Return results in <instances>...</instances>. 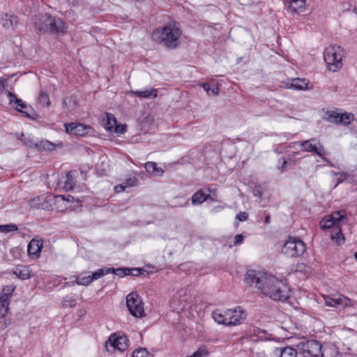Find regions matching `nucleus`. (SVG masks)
Segmentation results:
<instances>
[{"label": "nucleus", "mask_w": 357, "mask_h": 357, "mask_svg": "<svg viewBox=\"0 0 357 357\" xmlns=\"http://www.w3.org/2000/svg\"><path fill=\"white\" fill-rule=\"evenodd\" d=\"M126 305L132 316L135 317L145 316L142 300L136 292H132L126 296Z\"/></svg>", "instance_id": "0eeeda50"}, {"label": "nucleus", "mask_w": 357, "mask_h": 357, "mask_svg": "<svg viewBox=\"0 0 357 357\" xmlns=\"http://www.w3.org/2000/svg\"><path fill=\"white\" fill-rule=\"evenodd\" d=\"M291 85L293 89H295L297 90L305 89L307 87V84L305 82V80L299 79V78L294 79L292 80Z\"/></svg>", "instance_id": "f704fd0d"}, {"label": "nucleus", "mask_w": 357, "mask_h": 357, "mask_svg": "<svg viewBox=\"0 0 357 357\" xmlns=\"http://www.w3.org/2000/svg\"><path fill=\"white\" fill-rule=\"evenodd\" d=\"M260 333H265L266 331L264 330H261L259 328H256L246 333V335L250 337V340L251 341L255 342L258 340L257 336Z\"/></svg>", "instance_id": "58836bf2"}, {"label": "nucleus", "mask_w": 357, "mask_h": 357, "mask_svg": "<svg viewBox=\"0 0 357 357\" xmlns=\"http://www.w3.org/2000/svg\"><path fill=\"white\" fill-rule=\"evenodd\" d=\"M0 24L6 30H14L19 24L17 16L8 13L0 15Z\"/></svg>", "instance_id": "dca6fc26"}, {"label": "nucleus", "mask_w": 357, "mask_h": 357, "mask_svg": "<svg viewBox=\"0 0 357 357\" xmlns=\"http://www.w3.org/2000/svg\"><path fill=\"white\" fill-rule=\"evenodd\" d=\"M257 357H269V353L268 352V349L265 351H261L257 353Z\"/></svg>", "instance_id": "4d7b16f0"}, {"label": "nucleus", "mask_w": 357, "mask_h": 357, "mask_svg": "<svg viewBox=\"0 0 357 357\" xmlns=\"http://www.w3.org/2000/svg\"><path fill=\"white\" fill-rule=\"evenodd\" d=\"M38 147H42L43 149L52 151L54 149V144L48 141H42L40 142V144H38Z\"/></svg>", "instance_id": "de8ad7c7"}, {"label": "nucleus", "mask_w": 357, "mask_h": 357, "mask_svg": "<svg viewBox=\"0 0 357 357\" xmlns=\"http://www.w3.org/2000/svg\"><path fill=\"white\" fill-rule=\"evenodd\" d=\"M281 160H282V165H281V166L278 167V169L280 170L281 172H282L284 171V168L286 167L287 162L284 158H282Z\"/></svg>", "instance_id": "6e6d98bb"}, {"label": "nucleus", "mask_w": 357, "mask_h": 357, "mask_svg": "<svg viewBox=\"0 0 357 357\" xmlns=\"http://www.w3.org/2000/svg\"><path fill=\"white\" fill-rule=\"evenodd\" d=\"M65 128L68 133L78 136L86 135L89 134L92 130L90 126L76 123H65Z\"/></svg>", "instance_id": "ddd939ff"}, {"label": "nucleus", "mask_w": 357, "mask_h": 357, "mask_svg": "<svg viewBox=\"0 0 357 357\" xmlns=\"http://www.w3.org/2000/svg\"><path fill=\"white\" fill-rule=\"evenodd\" d=\"M181 35L182 31L175 24H169L156 29L152 33V38L157 43L174 50L179 46Z\"/></svg>", "instance_id": "f03ea898"}, {"label": "nucleus", "mask_w": 357, "mask_h": 357, "mask_svg": "<svg viewBox=\"0 0 357 357\" xmlns=\"http://www.w3.org/2000/svg\"><path fill=\"white\" fill-rule=\"evenodd\" d=\"M200 85L208 94L216 96L219 93V87L218 83L215 81H212L211 82H204L200 84Z\"/></svg>", "instance_id": "b1692460"}, {"label": "nucleus", "mask_w": 357, "mask_h": 357, "mask_svg": "<svg viewBox=\"0 0 357 357\" xmlns=\"http://www.w3.org/2000/svg\"><path fill=\"white\" fill-rule=\"evenodd\" d=\"M43 247V242L41 239L33 238L27 246V252L29 255L38 256Z\"/></svg>", "instance_id": "6ab92c4d"}, {"label": "nucleus", "mask_w": 357, "mask_h": 357, "mask_svg": "<svg viewBox=\"0 0 357 357\" xmlns=\"http://www.w3.org/2000/svg\"><path fill=\"white\" fill-rule=\"evenodd\" d=\"M109 271L108 270V268H104L98 269V271L93 272L91 275V278H93V280H98L99 278H101L104 275L109 274Z\"/></svg>", "instance_id": "ea45409f"}, {"label": "nucleus", "mask_w": 357, "mask_h": 357, "mask_svg": "<svg viewBox=\"0 0 357 357\" xmlns=\"http://www.w3.org/2000/svg\"><path fill=\"white\" fill-rule=\"evenodd\" d=\"M93 282V278L91 275L80 277L78 276L75 281L73 282V284H77V285L88 286Z\"/></svg>", "instance_id": "c9c22d12"}, {"label": "nucleus", "mask_w": 357, "mask_h": 357, "mask_svg": "<svg viewBox=\"0 0 357 357\" xmlns=\"http://www.w3.org/2000/svg\"><path fill=\"white\" fill-rule=\"evenodd\" d=\"M8 312V307L6 306H1L0 305V317L3 318L6 316L7 313Z\"/></svg>", "instance_id": "864d4df0"}, {"label": "nucleus", "mask_w": 357, "mask_h": 357, "mask_svg": "<svg viewBox=\"0 0 357 357\" xmlns=\"http://www.w3.org/2000/svg\"><path fill=\"white\" fill-rule=\"evenodd\" d=\"M157 163L155 162H147L145 164V169L146 170L150 173H155Z\"/></svg>", "instance_id": "c03bdc74"}, {"label": "nucleus", "mask_w": 357, "mask_h": 357, "mask_svg": "<svg viewBox=\"0 0 357 357\" xmlns=\"http://www.w3.org/2000/svg\"><path fill=\"white\" fill-rule=\"evenodd\" d=\"M289 9L294 13H299L304 11L305 0H296L288 6Z\"/></svg>", "instance_id": "393cba45"}, {"label": "nucleus", "mask_w": 357, "mask_h": 357, "mask_svg": "<svg viewBox=\"0 0 357 357\" xmlns=\"http://www.w3.org/2000/svg\"><path fill=\"white\" fill-rule=\"evenodd\" d=\"M77 302L73 296L67 295L63 298L62 306L64 308L73 307L75 306Z\"/></svg>", "instance_id": "c85d7f7f"}, {"label": "nucleus", "mask_w": 357, "mask_h": 357, "mask_svg": "<svg viewBox=\"0 0 357 357\" xmlns=\"http://www.w3.org/2000/svg\"><path fill=\"white\" fill-rule=\"evenodd\" d=\"M18 229V227L15 224H8L0 225V231L8 233L10 231H15Z\"/></svg>", "instance_id": "79ce46f5"}, {"label": "nucleus", "mask_w": 357, "mask_h": 357, "mask_svg": "<svg viewBox=\"0 0 357 357\" xmlns=\"http://www.w3.org/2000/svg\"><path fill=\"white\" fill-rule=\"evenodd\" d=\"M355 258L357 260V252L355 253Z\"/></svg>", "instance_id": "e2e57ef3"}, {"label": "nucleus", "mask_w": 357, "mask_h": 357, "mask_svg": "<svg viewBox=\"0 0 357 357\" xmlns=\"http://www.w3.org/2000/svg\"><path fill=\"white\" fill-rule=\"evenodd\" d=\"M142 274V269L138 268H130L128 275L139 276Z\"/></svg>", "instance_id": "8fccbe9b"}, {"label": "nucleus", "mask_w": 357, "mask_h": 357, "mask_svg": "<svg viewBox=\"0 0 357 357\" xmlns=\"http://www.w3.org/2000/svg\"><path fill=\"white\" fill-rule=\"evenodd\" d=\"M280 357H296L299 351L291 347H281Z\"/></svg>", "instance_id": "a878e982"}, {"label": "nucleus", "mask_w": 357, "mask_h": 357, "mask_svg": "<svg viewBox=\"0 0 357 357\" xmlns=\"http://www.w3.org/2000/svg\"><path fill=\"white\" fill-rule=\"evenodd\" d=\"M306 247L303 241L298 238L289 237L284 244L282 252L289 257H299L305 251Z\"/></svg>", "instance_id": "423d86ee"}, {"label": "nucleus", "mask_w": 357, "mask_h": 357, "mask_svg": "<svg viewBox=\"0 0 357 357\" xmlns=\"http://www.w3.org/2000/svg\"><path fill=\"white\" fill-rule=\"evenodd\" d=\"M248 218V214L246 212H241L236 215V219L239 221H245Z\"/></svg>", "instance_id": "3c124183"}, {"label": "nucleus", "mask_w": 357, "mask_h": 357, "mask_svg": "<svg viewBox=\"0 0 357 357\" xmlns=\"http://www.w3.org/2000/svg\"><path fill=\"white\" fill-rule=\"evenodd\" d=\"M245 281L272 300L286 301L290 297V289L286 282L271 274L250 270L245 275Z\"/></svg>", "instance_id": "f257e3e1"}, {"label": "nucleus", "mask_w": 357, "mask_h": 357, "mask_svg": "<svg viewBox=\"0 0 357 357\" xmlns=\"http://www.w3.org/2000/svg\"><path fill=\"white\" fill-rule=\"evenodd\" d=\"M345 56L344 50L340 45H331L324 52V59L327 69L331 72H337L342 66V59Z\"/></svg>", "instance_id": "20e7f679"}, {"label": "nucleus", "mask_w": 357, "mask_h": 357, "mask_svg": "<svg viewBox=\"0 0 357 357\" xmlns=\"http://www.w3.org/2000/svg\"><path fill=\"white\" fill-rule=\"evenodd\" d=\"M326 114L328 116L327 119L329 122L340 125L339 121L341 113L337 111H328Z\"/></svg>", "instance_id": "473e14b6"}, {"label": "nucleus", "mask_w": 357, "mask_h": 357, "mask_svg": "<svg viewBox=\"0 0 357 357\" xmlns=\"http://www.w3.org/2000/svg\"><path fill=\"white\" fill-rule=\"evenodd\" d=\"M331 238L333 240H336L338 244L344 243V238L342 236L341 229L339 226H337L334 228V231L331 234Z\"/></svg>", "instance_id": "c756f323"}, {"label": "nucleus", "mask_w": 357, "mask_h": 357, "mask_svg": "<svg viewBox=\"0 0 357 357\" xmlns=\"http://www.w3.org/2000/svg\"><path fill=\"white\" fill-rule=\"evenodd\" d=\"M229 309L227 310H216L212 312V317L218 324H222L226 326H231L229 322Z\"/></svg>", "instance_id": "f3484780"}, {"label": "nucleus", "mask_w": 357, "mask_h": 357, "mask_svg": "<svg viewBox=\"0 0 357 357\" xmlns=\"http://www.w3.org/2000/svg\"><path fill=\"white\" fill-rule=\"evenodd\" d=\"M345 211H338L332 213L331 215L325 216L319 222L322 229H331L338 226L337 225L344 217Z\"/></svg>", "instance_id": "9b49d317"}, {"label": "nucleus", "mask_w": 357, "mask_h": 357, "mask_svg": "<svg viewBox=\"0 0 357 357\" xmlns=\"http://www.w3.org/2000/svg\"><path fill=\"white\" fill-rule=\"evenodd\" d=\"M132 93L135 96L144 98H155L158 96V90L154 88H151L150 89L144 90V91H132Z\"/></svg>", "instance_id": "5701e85b"}, {"label": "nucleus", "mask_w": 357, "mask_h": 357, "mask_svg": "<svg viewBox=\"0 0 357 357\" xmlns=\"http://www.w3.org/2000/svg\"><path fill=\"white\" fill-rule=\"evenodd\" d=\"M50 15L38 14L34 17L33 26L38 34H44L47 33V27Z\"/></svg>", "instance_id": "f8f14e48"}, {"label": "nucleus", "mask_w": 357, "mask_h": 357, "mask_svg": "<svg viewBox=\"0 0 357 357\" xmlns=\"http://www.w3.org/2000/svg\"><path fill=\"white\" fill-rule=\"evenodd\" d=\"M208 355V352L206 349L200 348L197 351H195L192 355L188 356L187 357H206Z\"/></svg>", "instance_id": "a18cd8bd"}, {"label": "nucleus", "mask_w": 357, "mask_h": 357, "mask_svg": "<svg viewBox=\"0 0 357 357\" xmlns=\"http://www.w3.org/2000/svg\"><path fill=\"white\" fill-rule=\"evenodd\" d=\"M7 102L29 119H34L38 116L31 107L26 105L24 102L17 98L10 91L5 90L4 82L0 79V105H3Z\"/></svg>", "instance_id": "7ed1b4c3"}, {"label": "nucleus", "mask_w": 357, "mask_h": 357, "mask_svg": "<svg viewBox=\"0 0 357 357\" xmlns=\"http://www.w3.org/2000/svg\"><path fill=\"white\" fill-rule=\"evenodd\" d=\"M116 117L112 114L106 112V116L103 119L104 128L107 132L112 133L113 128L116 126Z\"/></svg>", "instance_id": "4be33fe9"}, {"label": "nucleus", "mask_w": 357, "mask_h": 357, "mask_svg": "<svg viewBox=\"0 0 357 357\" xmlns=\"http://www.w3.org/2000/svg\"><path fill=\"white\" fill-rule=\"evenodd\" d=\"M128 340L125 335H116V334L111 335L107 341L112 347L120 351H124L128 349Z\"/></svg>", "instance_id": "2eb2a0df"}, {"label": "nucleus", "mask_w": 357, "mask_h": 357, "mask_svg": "<svg viewBox=\"0 0 357 357\" xmlns=\"http://www.w3.org/2000/svg\"><path fill=\"white\" fill-rule=\"evenodd\" d=\"M354 120V115L350 112H344L341 114L339 124L342 126H348Z\"/></svg>", "instance_id": "cd10ccee"}, {"label": "nucleus", "mask_w": 357, "mask_h": 357, "mask_svg": "<svg viewBox=\"0 0 357 357\" xmlns=\"http://www.w3.org/2000/svg\"><path fill=\"white\" fill-rule=\"evenodd\" d=\"M20 140L23 142L24 145L30 148L38 147V144L37 142H33V139L31 138L30 136H26L24 133L21 134Z\"/></svg>", "instance_id": "2f4dec72"}, {"label": "nucleus", "mask_w": 357, "mask_h": 357, "mask_svg": "<svg viewBox=\"0 0 357 357\" xmlns=\"http://www.w3.org/2000/svg\"><path fill=\"white\" fill-rule=\"evenodd\" d=\"M271 222V216L269 215H266L264 219V222L266 225H268Z\"/></svg>", "instance_id": "052dcab7"}, {"label": "nucleus", "mask_w": 357, "mask_h": 357, "mask_svg": "<svg viewBox=\"0 0 357 357\" xmlns=\"http://www.w3.org/2000/svg\"><path fill=\"white\" fill-rule=\"evenodd\" d=\"M298 154V152H293L292 154H291V156L292 157H295Z\"/></svg>", "instance_id": "680f3d73"}, {"label": "nucleus", "mask_w": 357, "mask_h": 357, "mask_svg": "<svg viewBox=\"0 0 357 357\" xmlns=\"http://www.w3.org/2000/svg\"><path fill=\"white\" fill-rule=\"evenodd\" d=\"M68 26L66 23L61 18L50 15L47 32L52 35L60 36L66 33Z\"/></svg>", "instance_id": "9d476101"}, {"label": "nucleus", "mask_w": 357, "mask_h": 357, "mask_svg": "<svg viewBox=\"0 0 357 357\" xmlns=\"http://www.w3.org/2000/svg\"><path fill=\"white\" fill-rule=\"evenodd\" d=\"M229 324H231V326L241 324L247 317L246 312L241 306L229 309Z\"/></svg>", "instance_id": "4468645a"}, {"label": "nucleus", "mask_w": 357, "mask_h": 357, "mask_svg": "<svg viewBox=\"0 0 357 357\" xmlns=\"http://www.w3.org/2000/svg\"><path fill=\"white\" fill-rule=\"evenodd\" d=\"M331 174L336 176V180H335V187L337 185H338L339 184H340L341 183L344 182V181H346L348 178V174L347 172H332Z\"/></svg>", "instance_id": "e433bc0d"}, {"label": "nucleus", "mask_w": 357, "mask_h": 357, "mask_svg": "<svg viewBox=\"0 0 357 357\" xmlns=\"http://www.w3.org/2000/svg\"><path fill=\"white\" fill-rule=\"evenodd\" d=\"M115 190H116V192H123L125 190V186H123L122 185H116L115 187Z\"/></svg>", "instance_id": "bf43d9fd"}, {"label": "nucleus", "mask_w": 357, "mask_h": 357, "mask_svg": "<svg viewBox=\"0 0 357 357\" xmlns=\"http://www.w3.org/2000/svg\"><path fill=\"white\" fill-rule=\"evenodd\" d=\"M38 103L44 107H49L50 105V100L49 95L43 91H41L38 97Z\"/></svg>", "instance_id": "7c9ffc66"}, {"label": "nucleus", "mask_w": 357, "mask_h": 357, "mask_svg": "<svg viewBox=\"0 0 357 357\" xmlns=\"http://www.w3.org/2000/svg\"><path fill=\"white\" fill-rule=\"evenodd\" d=\"M132 357H153V355L145 348H138L132 352Z\"/></svg>", "instance_id": "4c0bfd02"}, {"label": "nucleus", "mask_w": 357, "mask_h": 357, "mask_svg": "<svg viewBox=\"0 0 357 357\" xmlns=\"http://www.w3.org/2000/svg\"><path fill=\"white\" fill-rule=\"evenodd\" d=\"M163 173H164V171L161 168L158 167L157 165L156 169H155V173H152V174L157 175V176H162Z\"/></svg>", "instance_id": "13d9d810"}, {"label": "nucleus", "mask_w": 357, "mask_h": 357, "mask_svg": "<svg viewBox=\"0 0 357 357\" xmlns=\"http://www.w3.org/2000/svg\"><path fill=\"white\" fill-rule=\"evenodd\" d=\"M57 199H61V200H66L67 202H72L74 199V197L71 195H68L67 197H66L64 195H59L56 197Z\"/></svg>", "instance_id": "5fc2aeb1"}, {"label": "nucleus", "mask_w": 357, "mask_h": 357, "mask_svg": "<svg viewBox=\"0 0 357 357\" xmlns=\"http://www.w3.org/2000/svg\"><path fill=\"white\" fill-rule=\"evenodd\" d=\"M316 141L317 140L315 138H311L310 139L301 142L300 145L302 151L316 154L319 155L324 162L331 165L328 159L325 157L326 151L323 145L319 143V145L317 146Z\"/></svg>", "instance_id": "6e6552de"}, {"label": "nucleus", "mask_w": 357, "mask_h": 357, "mask_svg": "<svg viewBox=\"0 0 357 357\" xmlns=\"http://www.w3.org/2000/svg\"><path fill=\"white\" fill-rule=\"evenodd\" d=\"M108 270L109 271V273H113L119 277H123L126 275H128V273L130 272L129 268H108Z\"/></svg>", "instance_id": "72a5a7b5"}, {"label": "nucleus", "mask_w": 357, "mask_h": 357, "mask_svg": "<svg viewBox=\"0 0 357 357\" xmlns=\"http://www.w3.org/2000/svg\"><path fill=\"white\" fill-rule=\"evenodd\" d=\"M126 132V126H123V125H118L116 123V126H114L113 128V130H112V134L114 133V134H116V135H120V134H123V132Z\"/></svg>", "instance_id": "49530a36"}, {"label": "nucleus", "mask_w": 357, "mask_h": 357, "mask_svg": "<svg viewBox=\"0 0 357 357\" xmlns=\"http://www.w3.org/2000/svg\"><path fill=\"white\" fill-rule=\"evenodd\" d=\"M244 236L242 234H237L234 239V245H238L243 242Z\"/></svg>", "instance_id": "603ef678"}, {"label": "nucleus", "mask_w": 357, "mask_h": 357, "mask_svg": "<svg viewBox=\"0 0 357 357\" xmlns=\"http://www.w3.org/2000/svg\"><path fill=\"white\" fill-rule=\"evenodd\" d=\"M13 274L16 275L20 280H24L29 279L31 276L29 267L24 265L17 266L12 271Z\"/></svg>", "instance_id": "412c9836"}, {"label": "nucleus", "mask_w": 357, "mask_h": 357, "mask_svg": "<svg viewBox=\"0 0 357 357\" xmlns=\"http://www.w3.org/2000/svg\"><path fill=\"white\" fill-rule=\"evenodd\" d=\"M269 357H280V347H275L273 349H268Z\"/></svg>", "instance_id": "09e8293b"}, {"label": "nucleus", "mask_w": 357, "mask_h": 357, "mask_svg": "<svg viewBox=\"0 0 357 357\" xmlns=\"http://www.w3.org/2000/svg\"><path fill=\"white\" fill-rule=\"evenodd\" d=\"M299 354L303 357H319L321 353L322 346L316 340H303L296 345Z\"/></svg>", "instance_id": "39448f33"}, {"label": "nucleus", "mask_w": 357, "mask_h": 357, "mask_svg": "<svg viewBox=\"0 0 357 357\" xmlns=\"http://www.w3.org/2000/svg\"><path fill=\"white\" fill-rule=\"evenodd\" d=\"M15 288V287L6 286L3 289V292L0 294L1 306L9 307L10 301Z\"/></svg>", "instance_id": "aec40b11"}, {"label": "nucleus", "mask_w": 357, "mask_h": 357, "mask_svg": "<svg viewBox=\"0 0 357 357\" xmlns=\"http://www.w3.org/2000/svg\"><path fill=\"white\" fill-rule=\"evenodd\" d=\"M75 185V183L73 180L72 175H71V172H70L66 175V180L64 183V188L66 190H71L73 189Z\"/></svg>", "instance_id": "a19ab883"}, {"label": "nucleus", "mask_w": 357, "mask_h": 357, "mask_svg": "<svg viewBox=\"0 0 357 357\" xmlns=\"http://www.w3.org/2000/svg\"><path fill=\"white\" fill-rule=\"evenodd\" d=\"M309 268H310L307 266H306L305 264L300 263V264H297L296 265L294 271L296 273L300 272V273H307L309 272Z\"/></svg>", "instance_id": "37998d69"}, {"label": "nucleus", "mask_w": 357, "mask_h": 357, "mask_svg": "<svg viewBox=\"0 0 357 357\" xmlns=\"http://www.w3.org/2000/svg\"><path fill=\"white\" fill-rule=\"evenodd\" d=\"M324 298L325 305L329 307L344 308L352 305L351 300L342 294L326 296Z\"/></svg>", "instance_id": "1a4fd4ad"}, {"label": "nucleus", "mask_w": 357, "mask_h": 357, "mask_svg": "<svg viewBox=\"0 0 357 357\" xmlns=\"http://www.w3.org/2000/svg\"><path fill=\"white\" fill-rule=\"evenodd\" d=\"M209 197V195H206L202 190H198L192 197V204L194 205L201 204Z\"/></svg>", "instance_id": "bb28decb"}, {"label": "nucleus", "mask_w": 357, "mask_h": 357, "mask_svg": "<svg viewBox=\"0 0 357 357\" xmlns=\"http://www.w3.org/2000/svg\"><path fill=\"white\" fill-rule=\"evenodd\" d=\"M321 357H350L349 354L340 353L335 345L331 344L321 349Z\"/></svg>", "instance_id": "a211bd4d"}]
</instances>
